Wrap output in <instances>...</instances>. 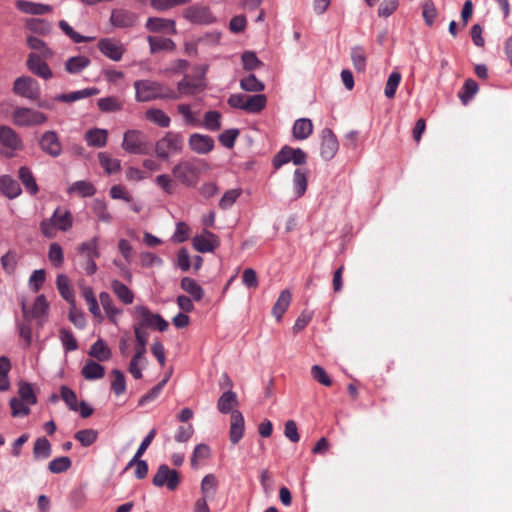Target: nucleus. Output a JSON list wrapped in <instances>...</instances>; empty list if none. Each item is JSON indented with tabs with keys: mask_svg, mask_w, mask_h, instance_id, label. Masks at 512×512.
<instances>
[{
	"mask_svg": "<svg viewBox=\"0 0 512 512\" xmlns=\"http://www.w3.org/2000/svg\"><path fill=\"white\" fill-rule=\"evenodd\" d=\"M135 99L138 102H149L156 99H179L178 94L168 86L151 80H137L134 82Z\"/></svg>",
	"mask_w": 512,
	"mask_h": 512,
	"instance_id": "obj_1",
	"label": "nucleus"
},
{
	"mask_svg": "<svg viewBox=\"0 0 512 512\" xmlns=\"http://www.w3.org/2000/svg\"><path fill=\"white\" fill-rule=\"evenodd\" d=\"M208 165L199 159L181 160L172 168V174L177 182L186 186L197 185L200 174L206 170Z\"/></svg>",
	"mask_w": 512,
	"mask_h": 512,
	"instance_id": "obj_2",
	"label": "nucleus"
},
{
	"mask_svg": "<svg viewBox=\"0 0 512 512\" xmlns=\"http://www.w3.org/2000/svg\"><path fill=\"white\" fill-rule=\"evenodd\" d=\"M184 146L183 138L175 132H167L155 143V155L160 159H168L173 155L182 152Z\"/></svg>",
	"mask_w": 512,
	"mask_h": 512,
	"instance_id": "obj_3",
	"label": "nucleus"
},
{
	"mask_svg": "<svg viewBox=\"0 0 512 512\" xmlns=\"http://www.w3.org/2000/svg\"><path fill=\"white\" fill-rule=\"evenodd\" d=\"M134 313L139 320L138 326L142 328H154L164 332L169 327V323L160 314L152 313L144 305L135 306Z\"/></svg>",
	"mask_w": 512,
	"mask_h": 512,
	"instance_id": "obj_4",
	"label": "nucleus"
},
{
	"mask_svg": "<svg viewBox=\"0 0 512 512\" xmlns=\"http://www.w3.org/2000/svg\"><path fill=\"white\" fill-rule=\"evenodd\" d=\"M122 149L130 154H146L148 143L146 135L135 129L127 130L123 135Z\"/></svg>",
	"mask_w": 512,
	"mask_h": 512,
	"instance_id": "obj_5",
	"label": "nucleus"
},
{
	"mask_svg": "<svg viewBox=\"0 0 512 512\" xmlns=\"http://www.w3.org/2000/svg\"><path fill=\"white\" fill-rule=\"evenodd\" d=\"M47 119L43 112L26 107H19L13 113V122L20 127L39 126Z\"/></svg>",
	"mask_w": 512,
	"mask_h": 512,
	"instance_id": "obj_6",
	"label": "nucleus"
},
{
	"mask_svg": "<svg viewBox=\"0 0 512 512\" xmlns=\"http://www.w3.org/2000/svg\"><path fill=\"white\" fill-rule=\"evenodd\" d=\"M0 145L7 157H13L24 147L18 133L9 126H0Z\"/></svg>",
	"mask_w": 512,
	"mask_h": 512,
	"instance_id": "obj_7",
	"label": "nucleus"
},
{
	"mask_svg": "<svg viewBox=\"0 0 512 512\" xmlns=\"http://www.w3.org/2000/svg\"><path fill=\"white\" fill-rule=\"evenodd\" d=\"M306 160V154L302 149L285 146L275 155L273 165L278 169L289 162L295 165H302L306 163Z\"/></svg>",
	"mask_w": 512,
	"mask_h": 512,
	"instance_id": "obj_8",
	"label": "nucleus"
},
{
	"mask_svg": "<svg viewBox=\"0 0 512 512\" xmlns=\"http://www.w3.org/2000/svg\"><path fill=\"white\" fill-rule=\"evenodd\" d=\"M153 484L156 487L166 486L169 490L174 491L180 484L179 473L169 468L168 465L162 464L153 477Z\"/></svg>",
	"mask_w": 512,
	"mask_h": 512,
	"instance_id": "obj_9",
	"label": "nucleus"
},
{
	"mask_svg": "<svg viewBox=\"0 0 512 512\" xmlns=\"http://www.w3.org/2000/svg\"><path fill=\"white\" fill-rule=\"evenodd\" d=\"M40 149L47 155L57 158L63 152V146L56 131H45L39 139Z\"/></svg>",
	"mask_w": 512,
	"mask_h": 512,
	"instance_id": "obj_10",
	"label": "nucleus"
},
{
	"mask_svg": "<svg viewBox=\"0 0 512 512\" xmlns=\"http://www.w3.org/2000/svg\"><path fill=\"white\" fill-rule=\"evenodd\" d=\"M14 91L16 94L29 100H37L41 90L38 82L31 77H19L15 80Z\"/></svg>",
	"mask_w": 512,
	"mask_h": 512,
	"instance_id": "obj_11",
	"label": "nucleus"
},
{
	"mask_svg": "<svg viewBox=\"0 0 512 512\" xmlns=\"http://www.w3.org/2000/svg\"><path fill=\"white\" fill-rule=\"evenodd\" d=\"M100 52L112 61H120L125 53V46L113 38H102L98 42Z\"/></svg>",
	"mask_w": 512,
	"mask_h": 512,
	"instance_id": "obj_12",
	"label": "nucleus"
},
{
	"mask_svg": "<svg viewBox=\"0 0 512 512\" xmlns=\"http://www.w3.org/2000/svg\"><path fill=\"white\" fill-rule=\"evenodd\" d=\"M184 17L194 24H211L215 21V17L211 13L210 9L201 5L188 7L184 11Z\"/></svg>",
	"mask_w": 512,
	"mask_h": 512,
	"instance_id": "obj_13",
	"label": "nucleus"
},
{
	"mask_svg": "<svg viewBox=\"0 0 512 512\" xmlns=\"http://www.w3.org/2000/svg\"><path fill=\"white\" fill-rule=\"evenodd\" d=\"M145 27L153 33H164L175 35L177 33L175 21L161 17H150L147 19Z\"/></svg>",
	"mask_w": 512,
	"mask_h": 512,
	"instance_id": "obj_14",
	"label": "nucleus"
},
{
	"mask_svg": "<svg viewBox=\"0 0 512 512\" xmlns=\"http://www.w3.org/2000/svg\"><path fill=\"white\" fill-rule=\"evenodd\" d=\"M218 245V237L207 230L193 238L194 249L201 253L213 252Z\"/></svg>",
	"mask_w": 512,
	"mask_h": 512,
	"instance_id": "obj_15",
	"label": "nucleus"
},
{
	"mask_svg": "<svg viewBox=\"0 0 512 512\" xmlns=\"http://www.w3.org/2000/svg\"><path fill=\"white\" fill-rule=\"evenodd\" d=\"M44 59L36 53H31L27 59V67L33 74L48 80L53 77V73Z\"/></svg>",
	"mask_w": 512,
	"mask_h": 512,
	"instance_id": "obj_16",
	"label": "nucleus"
},
{
	"mask_svg": "<svg viewBox=\"0 0 512 512\" xmlns=\"http://www.w3.org/2000/svg\"><path fill=\"white\" fill-rule=\"evenodd\" d=\"M339 144L336 136L330 129H325L322 133L321 157L324 160H331L337 153Z\"/></svg>",
	"mask_w": 512,
	"mask_h": 512,
	"instance_id": "obj_17",
	"label": "nucleus"
},
{
	"mask_svg": "<svg viewBox=\"0 0 512 512\" xmlns=\"http://www.w3.org/2000/svg\"><path fill=\"white\" fill-rule=\"evenodd\" d=\"M245 430V421L242 413L238 410L232 411L231 413V424H230V441L232 444H237L243 437Z\"/></svg>",
	"mask_w": 512,
	"mask_h": 512,
	"instance_id": "obj_18",
	"label": "nucleus"
},
{
	"mask_svg": "<svg viewBox=\"0 0 512 512\" xmlns=\"http://www.w3.org/2000/svg\"><path fill=\"white\" fill-rule=\"evenodd\" d=\"M110 21L115 27L127 28L136 24L137 16L131 11L116 9L112 11Z\"/></svg>",
	"mask_w": 512,
	"mask_h": 512,
	"instance_id": "obj_19",
	"label": "nucleus"
},
{
	"mask_svg": "<svg viewBox=\"0 0 512 512\" xmlns=\"http://www.w3.org/2000/svg\"><path fill=\"white\" fill-rule=\"evenodd\" d=\"M110 288L117 299L124 305H131L134 302L135 295L133 291L120 280H111Z\"/></svg>",
	"mask_w": 512,
	"mask_h": 512,
	"instance_id": "obj_20",
	"label": "nucleus"
},
{
	"mask_svg": "<svg viewBox=\"0 0 512 512\" xmlns=\"http://www.w3.org/2000/svg\"><path fill=\"white\" fill-rule=\"evenodd\" d=\"M189 145L193 151L206 154L214 148V140L208 135L193 134L190 136Z\"/></svg>",
	"mask_w": 512,
	"mask_h": 512,
	"instance_id": "obj_21",
	"label": "nucleus"
},
{
	"mask_svg": "<svg viewBox=\"0 0 512 512\" xmlns=\"http://www.w3.org/2000/svg\"><path fill=\"white\" fill-rule=\"evenodd\" d=\"M84 139L88 146L102 148L107 144L108 131L101 128H92L86 131Z\"/></svg>",
	"mask_w": 512,
	"mask_h": 512,
	"instance_id": "obj_22",
	"label": "nucleus"
},
{
	"mask_svg": "<svg viewBox=\"0 0 512 512\" xmlns=\"http://www.w3.org/2000/svg\"><path fill=\"white\" fill-rule=\"evenodd\" d=\"M15 5L18 10L30 15H44L52 11L50 5L25 0H18Z\"/></svg>",
	"mask_w": 512,
	"mask_h": 512,
	"instance_id": "obj_23",
	"label": "nucleus"
},
{
	"mask_svg": "<svg viewBox=\"0 0 512 512\" xmlns=\"http://www.w3.org/2000/svg\"><path fill=\"white\" fill-rule=\"evenodd\" d=\"M0 191L9 199H14L21 194L19 183L8 175L0 177Z\"/></svg>",
	"mask_w": 512,
	"mask_h": 512,
	"instance_id": "obj_24",
	"label": "nucleus"
},
{
	"mask_svg": "<svg viewBox=\"0 0 512 512\" xmlns=\"http://www.w3.org/2000/svg\"><path fill=\"white\" fill-rule=\"evenodd\" d=\"M50 218L51 221H53L56 229L60 231H68L73 225L72 215L67 210L57 208Z\"/></svg>",
	"mask_w": 512,
	"mask_h": 512,
	"instance_id": "obj_25",
	"label": "nucleus"
},
{
	"mask_svg": "<svg viewBox=\"0 0 512 512\" xmlns=\"http://www.w3.org/2000/svg\"><path fill=\"white\" fill-rule=\"evenodd\" d=\"M88 354L100 362L108 361L112 356L110 348L101 338L91 345Z\"/></svg>",
	"mask_w": 512,
	"mask_h": 512,
	"instance_id": "obj_26",
	"label": "nucleus"
},
{
	"mask_svg": "<svg viewBox=\"0 0 512 512\" xmlns=\"http://www.w3.org/2000/svg\"><path fill=\"white\" fill-rule=\"evenodd\" d=\"M98 160L100 166L108 175L115 174L121 170V160L112 157L107 152L98 153Z\"/></svg>",
	"mask_w": 512,
	"mask_h": 512,
	"instance_id": "obj_27",
	"label": "nucleus"
},
{
	"mask_svg": "<svg viewBox=\"0 0 512 512\" xmlns=\"http://www.w3.org/2000/svg\"><path fill=\"white\" fill-rule=\"evenodd\" d=\"M81 374L86 380H97L104 377L105 368L93 360H88L82 367Z\"/></svg>",
	"mask_w": 512,
	"mask_h": 512,
	"instance_id": "obj_28",
	"label": "nucleus"
},
{
	"mask_svg": "<svg viewBox=\"0 0 512 512\" xmlns=\"http://www.w3.org/2000/svg\"><path fill=\"white\" fill-rule=\"evenodd\" d=\"M313 131V124L308 118H300L294 122L292 133L297 140L308 138Z\"/></svg>",
	"mask_w": 512,
	"mask_h": 512,
	"instance_id": "obj_29",
	"label": "nucleus"
},
{
	"mask_svg": "<svg viewBox=\"0 0 512 512\" xmlns=\"http://www.w3.org/2000/svg\"><path fill=\"white\" fill-rule=\"evenodd\" d=\"M67 193L77 194L81 197H91L96 193V188L91 182L86 180H80L72 183L68 187Z\"/></svg>",
	"mask_w": 512,
	"mask_h": 512,
	"instance_id": "obj_30",
	"label": "nucleus"
},
{
	"mask_svg": "<svg viewBox=\"0 0 512 512\" xmlns=\"http://www.w3.org/2000/svg\"><path fill=\"white\" fill-rule=\"evenodd\" d=\"M291 298V293L288 290H283L279 294V297L272 308V314L275 316L277 321L281 320L283 314L288 309Z\"/></svg>",
	"mask_w": 512,
	"mask_h": 512,
	"instance_id": "obj_31",
	"label": "nucleus"
},
{
	"mask_svg": "<svg viewBox=\"0 0 512 512\" xmlns=\"http://www.w3.org/2000/svg\"><path fill=\"white\" fill-rule=\"evenodd\" d=\"M57 289L62 296L70 305H74L75 297L70 286V280L68 276L59 274L56 279Z\"/></svg>",
	"mask_w": 512,
	"mask_h": 512,
	"instance_id": "obj_32",
	"label": "nucleus"
},
{
	"mask_svg": "<svg viewBox=\"0 0 512 512\" xmlns=\"http://www.w3.org/2000/svg\"><path fill=\"white\" fill-rule=\"evenodd\" d=\"M180 286L195 301H200L204 296L202 287L190 277L182 278Z\"/></svg>",
	"mask_w": 512,
	"mask_h": 512,
	"instance_id": "obj_33",
	"label": "nucleus"
},
{
	"mask_svg": "<svg viewBox=\"0 0 512 512\" xmlns=\"http://www.w3.org/2000/svg\"><path fill=\"white\" fill-rule=\"evenodd\" d=\"M147 41L149 43L151 53L173 51L175 49L174 41L169 38L148 36Z\"/></svg>",
	"mask_w": 512,
	"mask_h": 512,
	"instance_id": "obj_34",
	"label": "nucleus"
},
{
	"mask_svg": "<svg viewBox=\"0 0 512 512\" xmlns=\"http://www.w3.org/2000/svg\"><path fill=\"white\" fill-rule=\"evenodd\" d=\"M90 65V59L86 56H73L65 62V69L70 74H78Z\"/></svg>",
	"mask_w": 512,
	"mask_h": 512,
	"instance_id": "obj_35",
	"label": "nucleus"
},
{
	"mask_svg": "<svg viewBox=\"0 0 512 512\" xmlns=\"http://www.w3.org/2000/svg\"><path fill=\"white\" fill-rule=\"evenodd\" d=\"M145 116L147 120L159 127L167 128L170 126V117L161 109L150 108L145 112Z\"/></svg>",
	"mask_w": 512,
	"mask_h": 512,
	"instance_id": "obj_36",
	"label": "nucleus"
},
{
	"mask_svg": "<svg viewBox=\"0 0 512 512\" xmlns=\"http://www.w3.org/2000/svg\"><path fill=\"white\" fill-rule=\"evenodd\" d=\"M267 104V97L264 94L247 95L245 112L257 114L261 112Z\"/></svg>",
	"mask_w": 512,
	"mask_h": 512,
	"instance_id": "obj_37",
	"label": "nucleus"
},
{
	"mask_svg": "<svg viewBox=\"0 0 512 512\" xmlns=\"http://www.w3.org/2000/svg\"><path fill=\"white\" fill-rule=\"evenodd\" d=\"M18 177L29 193L35 195L38 192V185L32 171L28 167H20L18 171Z\"/></svg>",
	"mask_w": 512,
	"mask_h": 512,
	"instance_id": "obj_38",
	"label": "nucleus"
},
{
	"mask_svg": "<svg viewBox=\"0 0 512 512\" xmlns=\"http://www.w3.org/2000/svg\"><path fill=\"white\" fill-rule=\"evenodd\" d=\"M218 481L214 474H207L203 477L201 481V494L202 496L200 498H205V500H208V498L214 497L217 491Z\"/></svg>",
	"mask_w": 512,
	"mask_h": 512,
	"instance_id": "obj_39",
	"label": "nucleus"
},
{
	"mask_svg": "<svg viewBox=\"0 0 512 512\" xmlns=\"http://www.w3.org/2000/svg\"><path fill=\"white\" fill-rule=\"evenodd\" d=\"M237 395L235 392L229 390L224 392L220 398L218 399L217 408L218 410L223 413H232L233 407L237 404Z\"/></svg>",
	"mask_w": 512,
	"mask_h": 512,
	"instance_id": "obj_40",
	"label": "nucleus"
},
{
	"mask_svg": "<svg viewBox=\"0 0 512 512\" xmlns=\"http://www.w3.org/2000/svg\"><path fill=\"white\" fill-rule=\"evenodd\" d=\"M98 246H99L98 237L94 236L90 240L81 243L78 246L77 250L85 258H98L100 256Z\"/></svg>",
	"mask_w": 512,
	"mask_h": 512,
	"instance_id": "obj_41",
	"label": "nucleus"
},
{
	"mask_svg": "<svg viewBox=\"0 0 512 512\" xmlns=\"http://www.w3.org/2000/svg\"><path fill=\"white\" fill-rule=\"evenodd\" d=\"M52 453V447L50 442L45 438H38L33 447V457L36 460H44L50 457Z\"/></svg>",
	"mask_w": 512,
	"mask_h": 512,
	"instance_id": "obj_42",
	"label": "nucleus"
},
{
	"mask_svg": "<svg viewBox=\"0 0 512 512\" xmlns=\"http://www.w3.org/2000/svg\"><path fill=\"white\" fill-rule=\"evenodd\" d=\"M27 45L34 51L33 53H36L45 59L51 58L53 55L52 50L46 45V43L35 36H29L27 38Z\"/></svg>",
	"mask_w": 512,
	"mask_h": 512,
	"instance_id": "obj_43",
	"label": "nucleus"
},
{
	"mask_svg": "<svg viewBox=\"0 0 512 512\" xmlns=\"http://www.w3.org/2000/svg\"><path fill=\"white\" fill-rule=\"evenodd\" d=\"M307 171L296 169L293 175V187L297 198L304 195L307 189Z\"/></svg>",
	"mask_w": 512,
	"mask_h": 512,
	"instance_id": "obj_44",
	"label": "nucleus"
},
{
	"mask_svg": "<svg viewBox=\"0 0 512 512\" xmlns=\"http://www.w3.org/2000/svg\"><path fill=\"white\" fill-rule=\"evenodd\" d=\"M49 304L44 295H39L33 304L32 316L43 322L46 320L48 315Z\"/></svg>",
	"mask_w": 512,
	"mask_h": 512,
	"instance_id": "obj_45",
	"label": "nucleus"
},
{
	"mask_svg": "<svg viewBox=\"0 0 512 512\" xmlns=\"http://www.w3.org/2000/svg\"><path fill=\"white\" fill-rule=\"evenodd\" d=\"M178 96L179 95H194L202 90L201 81H191L187 77L181 80L178 85Z\"/></svg>",
	"mask_w": 512,
	"mask_h": 512,
	"instance_id": "obj_46",
	"label": "nucleus"
},
{
	"mask_svg": "<svg viewBox=\"0 0 512 512\" xmlns=\"http://www.w3.org/2000/svg\"><path fill=\"white\" fill-rule=\"evenodd\" d=\"M351 60L354 68L358 72H364L366 69V52L363 47L355 46L351 49Z\"/></svg>",
	"mask_w": 512,
	"mask_h": 512,
	"instance_id": "obj_47",
	"label": "nucleus"
},
{
	"mask_svg": "<svg viewBox=\"0 0 512 512\" xmlns=\"http://www.w3.org/2000/svg\"><path fill=\"white\" fill-rule=\"evenodd\" d=\"M240 87L244 91L260 93L265 89V85L257 79L254 74L241 79Z\"/></svg>",
	"mask_w": 512,
	"mask_h": 512,
	"instance_id": "obj_48",
	"label": "nucleus"
},
{
	"mask_svg": "<svg viewBox=\"0 0 512 512\" xmlns=\"http://www.w3.org/2000/svg\"><path fill=\"white\" fill-rule=\"evenodd\" d=\"M92 211L97 219L104 223H110L112 221V215L108 211L107 204L99 199H95L92 204Z\"/></svg>",
	"mask_w": 512,
	"mask_h": 512,
	"instance_id": "obj_49",
	"label": "nucleus"
},
{
	"mask_svg": "<svg viewBox=\"0 0 512 512\" xmlns=\"http://www.w3.org/2000/svg\"><path fill=\"white\" fill-rule=\"evenodd\" d=\"M59 338L66 353L78 349L77 340L70 330L65 328L60 329Z\"/></svg>",
	"mask_w": 512,
	"mask_h": 512,
	"instance_id": "obj_50",
	"label": "nucleus"
},
{
	"mask_svg": "<svg viewBox=\"0 0 512 512\" xmlns=\"http://www.w3.org/2000/svg\"><path fill=\"white\" fill-rule=\"evenodd\" d=\"M72 465V461L67 456L54 458L49 462L48 469L51 473L59 474L67 471Z\"/></svg>",
	"mask_w": 512,
	"mask_h": 512,
	"instance_id": "obj_51",
	"label": "nucleus"
},
{
	"mask_svg": "<svg viewBox=\"0 0 512 512\" xmlns=\"http://www.w3.org/2000/svg\"><path fill=\"white\" fill-rule=\"evenodd\" d=\"M99 109L103 112H116L123 108V104L116 97L100 98L97 102Z\"/></svg>",
	"mask_w": 512,
	"mask_h": 512,
	"instance_id": "obj_52",
	"label": "nucleus"
},
{
	"mask_svg": "<svg viewBox=\"0 0 512 512\" xmlns=\"http://www.w3.org/2000/svg\"><path fill=\"white\" fill-rule=\"evenodd\" d=\"M18 395L21 400L25 401L30 406L35 405L37 403V397L30 383L20 382L18 388Z\"/></svg>",
	"mask_w": 512,
	"mask_h": 512,
	"instance_id": "obj_53",
	"label": "nucleus"
},
{
	"mask_svg": "<svg viewBox=\"0 0 512 512\" xmlns=\"http://www.w3.org/2000/svg\"><path fill=\"white\" fill-rule=\"evenodd\" d=\"M11 369L10 361L7 357H0V391H7L10 389V381L8 373Z\"/></svg>",
	"mask_w": 512,
	"mask_h": 512,
	"instance_id": "obj_54",
	"label": "nucleus"
},
{
	"mask_svg": "<svg viewBox=\"0 0 512 512\" xmlns=\"http://www.w3.org/2000/svg\"><path fill=\"white\" fill-rule=\"evenodd\" d=\"M155 184L165 193L171 195L175 191L176 181L168 174H160L155 178Z\"/></svg>",
	"mask_w": 512,
	"mask_h": 512,
	"instance_id": "obj_55",
	"label": "nucleus"
},
{
	"mask_svg": "<svg viewBox=\"0 0 512 512\" xmlns=\"http://www.w3.org/2000/svg\"><path fill=\"white\" fill-rule=\"evenodd\" d=\"M74 438L81 443L82 446L88 447L96 442L98 432L94 429H83L75 433Z\"/></svg>",
	"mask_w": 512,
	"mask_h": 512,
	"instance_id": "obj_56",
	"label": "nucleus"
},
{
	"mask_svg": "<svg viewBox=\"0 0 512 512\" xmlns=\"http://www.w3.org/2000/svg\"><path fill=\"white\" fill-rule=\"evenodd\" d=\"M11 414L13 417H24L30 413V405L20 398L10 399Z\"/></svg>",
	"mask_w": 512,
	"mask_h": 512,
	"instance_id": "obj_57",
	"label": "nucleus"
},
{
	"mask_svg": "<svg viewBox=\"0 0 512 512\" xmlns=\"http://www.w3.org/2000/svg\"><path fill=\"white\" fill-rule=\"evenodd\" d=\"M401 81V74L398 71H393L386 82L384 94L387 98L392 99L395 96L396 90Z\"/></svg>",
	"mask_w": 512,
	"mask_h": 512,
	"instance_id": "obj_58",
	"label": "nucleus"
},
{
	"mask_svg": "<svg viewBox=\"0 0 512 512\" xmlns=\"http://www.w3.org/2000/svg\"><path fill=\"white\" fill-rule=\"evenodd\" d=\"M48 259L55 267L59 268L62 266L64 262V254L61 246L58 243L53 242L50 244Z\"/></svg>",
	"mask_w": 512,
	"mask_h": 512,
	"instance_id": "obj_59",
	"label": "nucleus"
},
{
	"mask_svg": "<svg viewBox=\"0 0 512 512\" xmlns=\"http://www.w3.org/2000/svg\"><path fill=\"white\" fill-rule=\"evenodd\" d=\"M191 0H150V5L157 11H167L176 6L189 3Z\"/></svg>",
	"mask_w": 512,
	"mask_h": 512,
	"instance_id": "obj_60",
	"label": "nucleus"
},
{
	"mask_svg": "<svg viewBox=\"0 0 512 512\" xmlns=\"http://www.w3.org/2000/svg\"><path fill=\"white\" fill-rule=\"evenodd\" d=\"M477 91L478 84L472 79L466 80L463 86V91L459 93L462 103L466 105L475 96Z\"/></svg>",
	"mask_w": 512,
	"mask_h": 512,
	"instance_id": "obj_61",
	"label": "nucleus"
},
{
	"mask_svg": "<svg viewBox=\"0 0 512 512\" xmlns=\"http://www.w3.org/2000/svg\"><path fill=\"white\" fill-rule=\"evenodd\" d=\"M242 190L239 188L228 190L219 201V207L223 210L229 209L239 198Z\"/></svg>",
	"mask_w": 512,
	"mask_h": 512,
	"instance_id": "obj_62",
	"label": "nucleus"
},
{
	"mask_svg": "<svg viewBox=\"0 0 512 512\" xmlns=\"http://www.w3.org/2000/svg\"><path fill=\"white\" fill-rule=\"evenodd\" d=\"M112 375H113L114 379L111 383V388H112L113 392L117 396H119L126 391L125 376L120 370H117V369H114L112 371Z\"/></svg>",
	"mask_w": 512,
	"mask_h": 512,
	"instance_id": "obj_63",
	"label": "nucleus"
},
{
	"mask_svg": "<svg viewBox=\"0 0 512 512\" xmlns=\"http://www.w3.org/2000/svg\"><path fill=\"white\" fill-rule=\"evenodd\" d=\"M221 114L217 111H208L204 116L205 127L210 131H217L221 128Z\"/></svg>",
	"mask_w": 512,
	"mask_h": 512,
	"instance_id": "obj_64",
	"label": "nucleus"
}]
</instances>
